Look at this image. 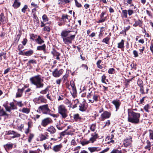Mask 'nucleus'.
Returning <instances> with one entry per match:
<instances>
[{
  "mask_svg": "<svg viewBox=\"0 0 153 153\" xmlns=\"http://www.w3.org/2000/svg\"><path fill=\"white\" fill-rule=\"evenodd\" d=\"M30 81L31 84L35 85L36 88H42L44 84L42 83L43 79L41 78L40 75H38L31 77Z\"/></svg>",
  "mask_w": 153,
  "mask_h": 153,
  "instance_id": "f257e3e1",
  "label": "nucleus"
},
{
  "mask_svg": "<svg viewBox=\"0 0 153 153\" xmlns=\"http://www.w3.org/2000/svg\"><path fill=\"white\" fill-rule=\"evenodd\" d=\"M140 113L135 112L133 111L128 112V122L134 123L138 124L140 122Z\"/></svg>",
  "mask_w": 153,
  "mask_h": 153,
  "instance_id": "f03ea898",
  "label": "nucleus"
},
{
  "mask_svg": "<svg viewBox=\"0 0 153 153\" xmlns=\"http://www.w3.org/2000/svg\"><path fill=\"white\" fill-rule=\"evenodd\" d=\"M58 111L62 119H65L68 117V112L66 106L64 105L61 104L59 105Z\"/></svg>",
  "mask_w": 153,
  "mask_h": 153,
  "instance_id": "7ed1b4c3",
  "label": "nucleus"
},
{
  "mask_svg": "<svg viewBox=\"0 0 153 153\" xmlns=\"http://www.w3.org/2000/svg\"><path fill=\"white\" fill-rule=\"evenodd\" d=\"M99 96L97 92H91L87 95L88 101L91 103L97 102L98 101Z\"/></svg>",
  "mask_w": 153,
  "mask_h": 153,
  "instance_id": "20e7f679",
  "label": "nucleus"
},
{
  "mask_svg": "<svg viewBox=\"0 0 153 153\" xmlns=\"http://www.w3.org/2000/svg\"><path fill=\"white\" fill-rule=\"evenodd\" d=\"M77 33V31H76L75 33L73 34H70V36H69L63 38V40L64 42L67 45L72 43V41L74 39Z\"/></svg>",
  "mask_w": 153,
  "mask_h": 153,
  "instance_id": "39448f33",
  "label": "nucleus"
},
{
  "mask_svg": "<svg viewBox=\"0 0 153 153\" xmlns=\"http://www.w3.org/2000/svg\"><path fill=\"white\" fill-rule=\"evenodd\" d=\"M38 109L40 111L44 114H50V112L51 111L48 104L40 106L39 107Z\"/></svg>",
  "mask_w": 153,
  "mask_h": 153,
  "instance_id": "423d86ee",
  "label": "nucleus"
},
{
  "mask_svg": "<svg viewBox=\"0 0 153 153\" xmlns=\"http://www.w3.org/2000/svg\"><path fill=\"white\" fill-rule=\"evenodd\" d=\"M9 106L7 104H4L3 106L4 107L6 110L9 112H10L11 110L16 109L17 107L15 105L14 102H10Z\"/></svg>",
  "mask_w": 153,
  "mask_h": 153,
  "instance_id": "0eeeda50",
  "label": "nucleus"
},
{
  "mask_svg": "<svg viewBox=\"0 0 153 153\" xmlns=\"http://www.w3.org/2000/svg\"><path fill=\"white\" fill-rule=\"evenodd\" d=\"M75 32L72 30H63L61 33V38L63 39V38L68 37V36H70V34H73L75 33Z\"/></svg>",
  "mask_w": 153,
  "mask_h": 153,
  "instance_id": "6e6552de",
  "label": "nucleus"
},
{
  "mask_svg": "<svg viewBox=\"0 0 153 153\" xmlns=\"http://www.w3.org/2000/svg\"><path fill=\"white\" fill-rule=\"evenodd\" d=\"M52 122V120L50 117H47L43 119L41 122V125L45 127Z\"/></svg>",
  "mask_w": 153,
  "mask_h": 153,
  "instance_id": "1a4fd4ad",
  "label": "nucleus"
},
{
  "mask_svg": "<svg viewBox=\"0 0 153 153\" xmlns=\"http://www.w3.org/2000/svg\"><path fill=\"white\" fill-rule=\"evenodd\" d=\"M64 70L63 69L56 68L52 72L53 76L56 77H58L60 76L63 73Z\"/></svg>",
  "mask_w": 153,
  "mask_h": 153,
  "instance_id": "9d476101",
  "label": "nucleus"
},
{
  "mask_svg": "<svg viewBox=\"0 0 153 153\" xmlns=\"http://www.w3.org/2000/svg\"><path fill=\"white\" fill-rule=\"evenodd\" d=\"M111 115V113L107 111H104L100 116L102 120H104L105 119L109 118Z\"/></svg>",
  "mask_w": 153,
  "mask_h": 153,
  "instance_id": "9b49d317",
  "label": "nucleus"
},
{
  "mask_svg": "<svg viewBox=\"0 0 153 153\" xmlns=\"http://www.w3.org/2000/svg\"><path fill=\"white\" fill-rule=\"evenodd\" d=\"M111 102L115 105L116 108V111H117L119 109L120 105L121 103L120 101L119 100L116 99L113 100Z\"/></svg>",
  "mask_w": 153,
  "mask_h": 153,
  "instance_id": "f8f14e48",
  "label": "nucleus"
},
{
  "mask_svg": "<svg viewBox=\"0 0 153 153\" xmlns=\"http://www.w3.org/2000/svg\"><path fill=\"white\" fill-rule=\"evenodd\" d=\"M132 138L131 137H127L124 140L123 144L126 147L129 146L131 143Z\"/></svg>",
  "mask_w": 153,
  "mask_h": 153,
  "instance_id": "ddd939ff",
  "label": "nucleus"
},
{
  "mask_svg": "<svg viewBox=\"0 0 153 153\" xmlns=\"http://www.w3.org/2000/svg\"><path fill=\"white\" fill-rule=\"evenodd\" d=\"M91 137L90 139V141L91 143H93L96 140V139L98 137V134L95 131L94 133L91 134Z\"/></svg>",
  "mask_w": 153,
  "mask_h": 153,
  "instance_id": "4468645a",
  "label": "nucleus"
},
{
  "mask_svg": "<svg viewBox=\"0 0 153 153\" xmlns=\"http://www.w3.org/2000/svg\"><path fill=\"white\" fill-rule=\"evenodd\" d=\"M27 87L26 86H25L24 87L22 88V89H18V92L16 94V97H21L22 95V94L23 91L25 90V88Z\"/></svg>",
  "mask_w": 153,
  "mask_h": 153,
  "instance_id": "2eb2a0df",
  "label": "nucleus"
},
{
  "mask_svg": "<svg viewBox=\"0 0 153 153\" xmlns=\"http://www.w3.org/2000/svg\"><path fill=\"white\" fill-rule=\"evenodd\" d=\"M47 131L51 134H53L56 132V129L52 126H51L48 127L47 129Z\"/></svg>",
  "mask_w": 153,
  "mask_h": 153,
  "instance_id": "dca6fc26",
  "label": "nucleus"
},
{
  "mask_svg": "<svg viewBox=\"0 0 153 153\" xmlns=\"http://www.w3.org/2000/svg\"><path fill=\"white\" fill-rule=\"evenodd\" d=\"M88 150L91 153H92L95 152H98L100 151L101 149L99 147H88Z\"/></svg>",
  "mask_w": 153,
  "mask_h": 153,
  "instance_id": "f3484780",
  "label": "nucleus"
},
{
  "mask_svg": "<svg viewBox=\"0 0 153 153\" xmlns=\"http://www.w3.org/2000/svg\"><path fill=\"white\" fill-rule=\"evenodd\" d=\"M62 147V146L61 144L56 145L53 146V150L55 152H58L60 151Z\"/></svg>",
  "mask_w": 153,
  "mask_h": 153,
  "instance_id": "a211bd4d",
  "label": "nucleus"
},
{
  "mask_svg": "<svg viewBox=\"0 0 153 153\" xmlns=\"http://www.w3.org/2000/svg\"><path fill=\"white\" fill-rule=\"evenodd\" d=\"M7 22V18L4 16L3 14L0 15V23L3 24Z\"/></svg>",
  "mask_w": 153,
  "mask_h": 153,
  "instance_id": "6ab92c4d",
  "label": "nucleus"
},
{
  "mask_svg": "<svg viewBox=\"0 0 153 153\" xmlns=\"http://www.w3.org/2000/svg\"><path fill=\"white\" fill-rule=\"evenodd\" d=\"M0 116H4L5 119L7 118L9 115L3 109L0 110Z\"/></svg>",
  "mask_w": 153,
  "mask_h": 153,
  "instance_id": "aec40b11",
  "label": "nucleus"
},
{
  "mask_svg": "<svg viewBox=\"0 0 153 153\" xmlns=\"http://www.w3.org/2000/svg\"><path fill=\"white\" fill-rule=\"evenodd\" d=\"M124 41L123 39H122L121 42L118 43L117 48L121 49H123L124 47Z\"/></svg>",
  "mask_w": 153,
  "mask_h": 153,
  "instance_id": "412c9836",
  "label": "nucleus"
},
{
  "mask_svg": "<svg viewBox=\"0 0 153 153\" xmlns=\"http://www.w3.org/2000/svg\"><path fill=\"white\" fill-rule=\"evenodd\" d=\"M86 109L85 104L84 103L81 104L79 106V110L82 111H85Z\"/></svg>",
  "mask_w": 153,
  "mask_h": 153,
  "instance_id": "4be33fe9",
  "label": "nucleus"
},
{
  "mask_svg": "<svg viewBox=\"0 0 153 153\" xmlns=\"http://www.w3.org/2000/svg\"><path fill=\"white\" fill-rule=\"evenodd\" d=\"M21 4L20 2L19 1V0H15L13 6L14 8H17L20 6Z\"/></svg>",
  "mask_w": 153,
  "mask_h": 153,
  "instance_id": "5701e85b",
  "label": "nucleus"
},
{
  "mask_svg": "<svg viewBox=\"0 0 153 153\" xmlns=\"http://www.w3.org/2000/svg\"><path fill=\"white\" fill-rule=\"evenodd\" d=\"M142 22L140 20H138L135 21V23L133 24V26L136 27L139 26V27H141L142 26Z\"/></svg>",
  "mask_w": 153,
  "mask_h": 153,
  "instance_id": "b1692460",
  "label": "nucleus"
},
{
  "mask_svg": "<svg viewBox=\"0 0 153 153\" xmlns=\"http://www.w3.org/2000/svg\"><path fill=\"white\" fill-rule=\"evenodd\" d=\"M13 144L12 143L7 144L4 145V147L6 150L12 149L13 147Z\"/></svg>",
  "mask_w": 153,
  "mask_h": 153,
  "instance_id": "393cba45",
  "label": "nucleus"
},
{
  "mask_svg": "<svg viewBox=\"0 0 153 153\" xmlns=\"http://www.w3.org/2000/svg\"><path fill=\"white\" fill-rule=\"evenodd\" d=\"M68 16L67 15H62V18L60 19V21H63L64 23L67 22V21L69 22L68 18Z\"/></svg>",
  "mask_w": 153,
  "mask_h": 153,
  "instance_id": "a878e982",
  "label": "nucleus"
},
{
  "mask_svg": "<svg viewBox=\"0 0 153 153\" xmlns=\"http://www.w3.org/2000/svg\"><path fill=\"white\" fill-rule=\"evenodd\" d=\"M46 45L45 44H43L42 46H38L37 48V50L38 51L43 50L45 51Z\"/></svg>",
  "mask_w": 153,
  "mask_h": 153,
  "instance_id": "bb28decb",
  "label": "nucleus"
},
{
  "mask_svg": "<svg viewBox=\"0 0 153 153\" xmlns=\"http://www.w3.org/2000/svg\"><path fill=\"white\" fill-rule=\"evenodd\" d=\"M147 145L145 147V148L146 149H148L149 151H150L151 149V147L152 145L151 144L149 140H147L146 141Z\"/></svg>",
  "mask_w": 153,
  "mask_h": 153,
  "instance_id": "cd10ccee",
  "label": "nucleus"
},
{
  "mask_svg": "<svg viewBox=\"0 0 153 153\" xmlns=\"http://www.w3.org/2000/svg\"><path fill=\"white\" fill-rule=\"evenodd\" d=\"M48 136V135H45L42 134H40V141H42L46 139Z\"/></svg>",
  "mask_w": 153,
  "mask_h": 153,
  "instance_id": "c85d7f7f",
  "label": "nucleus"
},
{
  "mask_svg": "<svg viewBox=\"0 0 153 153\" xmlns=\"http://www.w3.org/2000/svg\"><path fill=\"white\" fill-rule=\"evenodd\" d=\"M36 42L39 44H41L44 43V41L42 40L39 36H38V38L36 40Z\"/></svg>",
  "mask_w": 153,
  "mask_h": 153,
  "instance_id": "c756f323",
  "label": "nucleus"
},
{
  "mask_svg": "<svg viewBox=\"0 0 153 153\" xmlns=\"http://www.w3.org/2000/svg\"><path fill=\"white\" fill-rule=\"evenodd\" d=\"M21 111L24 113L28 114L30 112V109L27 108H23Z\"/></svg>",
  "mask_w": 153,
  "mask_h": 153,
  "instance_id": "7c9ffc66",
  "label": "nucleus"
},
{
  "mask_svg": "<svg viewBox=\"0 0 153 153\" xmlns=\"http://www.w3.org/2000/svg\"><path fill=\"white\" fill-rule=\"evenodd\" d=\"M74 118L76 121H77L81 119V118L80 117L79 114H74Z\"/></svg>",
  "mask_w": 153,
  "mask_h": 153,
  "instance_id": "2f4dec72",
  "label": "nucleus"
},
{
  "mask_svg": "<svg viewBox=\"0 0 153 153\" xmlns=\"http://www.w3.org/2000/svg\"><path fill=\"white\" fill-rule=\"evenodd\" d=\"M33 53V51L32 50H30L25 52V55L27 56H29L31 55Z\"/></svg>",
  "mask_w": 153,
  "mask_h": 153,
  "instance_id": "473e14b6",
  "label": "nucleus"
},
{
  "mask_svg": "<svg viewBox=\"0 0 153 153\" xmlns=\"http://www.w3.org/2000/svg\"><path fill=\"white\" fill-rule=\"evenodd\" d=\"M114 137V135L112 134L111 136H109L108 137H107L106 139L108 138V139H110L111 140L110 141H108V144L109 143H114V140H112V139Z\"/></svg>",
  "mask_w": 153,
  "mask_h": 153,
  "instance_id": "72a5a7b5",
  "label": "nucleus"
},
{
  "mask_svg": "<svg viewBox=\"0 0 153 153\" xmlns=\"http://www.w3.org/2000/svg\"><path fill=\"white\" fill-rule=\"evenodd\" d=\"M110 153H123L121 150H119L116 149H114Z\"/></svg>",
  "mask_w": 153,
  "mask_h": 153,
  "instance_id": "f704fd0d",
  "label": "nucleus"
},
{
  "mask_svg": "<svg viewBox=\"0 0 153 153\" xmlns=\"http://www.w3.org/2000/svg\"><path fill=\"white\" fill-rule=\"evenodd\" d=\"M96 128V125L95 124H93L91 125L90 127V130L92 131H95Z\"/></svg>",
  "mask_w": 153,
  "mask_h": 153,
  "instance_id": "c9c22d12",
  "label": "nucleus"
},
{
  "mask_svg": "<svg viewBox=\"0 0 153 153\" xmlns=\"http://www.w3.org/2000/svg\"><path fill=\"white\" fill-rule=\"evenodd\" d=\"M49 90L48 87L46 88L45 89L42 90L40 91V93L42 94H45L47 93V92Z\"/></svg>",
  "mask_w": 153,
  "mask_h": 153,
  "instance_id": "e433bc0d",
  "label": "nucleus"
},
{
  "mask_svg": "<svg viewBox=\"0 0 153 153\" xmlns=\"http://www.w3.org/2000/svg\"><path fill=\"white\" fill-rule=\"evenodd\" d=\"M150 106L149 104H147L144 106V108L146 112H149V109L150 108Z\"/></svg>",
  "mask_w": 153,
  "mask_h": 153,
  "instance_id": "4c0bfd02",
  "label": "nucleus"
},
{
  "mask_svg": "<svg viewBox=\"0 0 153 153\" xmlns=\"http://www.w3.org/2000/svg\"><path fill=\"white\" fill-rule=\"evenodd\" d=\"M149 137L150 140H153V131L151 130H149Z\"/></svg>",
  "mask_w": 153,
  "mask_h": 153,
  "instance_id": "58836bf2",
  "label": "nucleus"
},
{
  "mask_svg": "<svg viewBox=\"0 0 153 153\" xmlns=\"http://www.w3.org/2000/svg\"><path fill=\"white\" fill-rule=\"evenodd\" d=\"M59 4H65V3H68L70 2V0H59Z\"/></svg>",
  "mask_w": 153,
  "mask_h": 153,
  "instance_id": "ea45409f",
  "label": "nucleus"
},
{
  "mask_svg": "<svg viewBox=\"0 0 153 153\" xmlns=\"http://www.w3.org/2000/svg\"><path fill=\"white\" fill-rule=\"evenodd\" d=\"M101 62V60H99L97 63V65L98 68L100 69H102L103 68L102 66L100 65Z\"/></svg>",
  "mask_w": 153,
  "mask_h": 153,
  "instance_id": "a19ab883",
  "label": "nucleus"
},
{
  "mask_svg": "<svg viewBox=\"0 0 153 153\" xmlns=\"http://www.w3.org/2000/svg\"><path fill=\"white\" fill-rule=\"evenodd\" d=\"M15 134V132L13 131H6V134L7 135L14 134Z\"/></svg>",
  "mask_w": 153,
  "mask_h": 153,
  "instance_id": "79ce46f5",
  "label": "nucleus"
},
{
  "mask_svg": "<svg viewBox=\"0 0 153 153\" xmlns=\"http://www.w3.org/2000/svg\"><path fill=\"white\" fill-rule=\"evenodd\" d=\"M42 18L43 20V21L42 22H45L48 21V19L47 16L45 15H44L42 16Z\"/></svg>",
  "mask_w": 153,
  "mask_h": 153,
  "instance_id": "37998d69",
  "label": "nucleus"
},
{
  "mask_svg": "<svg viewBox=\"0 0 153 153\" xmlns=\"http://www.w3.org/2000/svg\"><path fill=\"white\" fill-rule=\"evenodd\" d=\"M34 136V135L32 134H30L29 137L28 142L29 143L30 142L32 138Z\"/></svg>",
  "mask_w": 153,
  "mask_h": 153,
  "instance_id": "c03bdc74",
  "label": "nucleus"
},
{
  "mask_svg": "<svg viewBox=\"0 0 153 153\" xmlns=\"http://www.w3.org/2000/svg\"><path fill=\"white\" fill-rule=\"evenodd\" d=\"M43 146L44 148V149L45 150H48L50 149L51 148V147L50 145L48 146H47V145H46V144L45 143L43 144Z\"/></svg>",
  "mask_w": 153,
  "mask_h": 153,
  "instance_id": "a18cd8bd",
  "label": "nucleus"
},
{
  "mask_svg": "<svg viewBox=\"0 0 153 153\" xmlns=\"http://www.w3.org/2000/svg\"><path fill=\"white\" fill-rule=\"evenodd\" d=\"M91 143L90 141V140H85L82 141L81 142V144L83 145H85L86 144H87L89 143Z\"/></svg>",
  "mask_w": 153,
  "mask_h": 153,
  "instance_id": "49530a36",
  "label": "nucleus"
},
{
  "mask_svg": "<svg viewBox=\"0 0 153 153\" xmlns=\"http://www.w3.org/2000/svg\"><path fill=\"white\" fill-rule=\"evenodd\" d=\"M105 123V124L103 127V128H105L106 126H108L111 123L109 120H107V121H106L105 123Z\"/></svg>",
  "mask_w": 153,
  "mask_h": 153,
  "instance_id": "de8ad7c7",
  "label": "nucleus"
},
{
  "mask_svg": "<svg viewBox=\"0 0 153 153\" xmlns=\"http://www.w3.org/2000/svg\"><path fill=\"white\" fill-rule=\"evenodd\" d=\"M109 39H110L109 38L106 37L103 39L102 42H105L106 44H108V41Z\"/></svg>",
  "mask_w": 153,
  "mask_h": 153,
  "instance_id": "09e8293b",
  "label": "nucleus"
},
{
  "mask_svg": "<svg viewBox=\"0 0 153 153\" xmlns=\"http://www.w3.org/2000/svg\"><path fill=\"white\" fill-rule=\"evenodd\" d=\"M101 78L102 82L103 83H106L105 80L106 79V76L105 75H103L102 76Z\"/></svg>",
  "mask_w": 153,
  "mask_h": 153,
  "instance_id": "8fccbe9b",
  "label": "nucleus"
},
{
  "mask_svg": "<svg viewBox=\"0 0 153 153\" xmlns=\"http://www.w3.org/2000/svg\"><path fill=\"white\" fill-rule=\"evenodd\" d=\"M114 69L113 68H111L109 69L108 70V73L110 74H114Z\"/></svg>",
  "mask_w": 153,
  "mask_h": 153,
  "instance_id": "3c124183",
  "label": "nucleus"
},
{
  "mask_svg": "<svg viewBox=\"0 0 153 153\" xmlns=\"http://www.w3.org/2000/svg\"><path fill=\"white\" fill-rule=\"evenodd\" d=\"M122 12L123 14L124 17L126 18L127 17V12L126 10H122Z\"/></svg>",
  "mask_w": 153,
  "mask_h": 153,
  "instance_id": "603ef678",
  "label": "nucleus"
},
{
  "mask_svg": "<svg viewBox=\"0 0 153 153\" xmlns=\"http://www.w3.org/2000/svg\"><path fill=\"white\" fill-rule=\"evenodd\" d=\"M48 115H49L50 116L54 118H57L59 116V115L58 114H52L51 113V112H50V114H48Z\"/></svg>",
  "mask_w": 153,
  "mask_h": 153,
  "instance_id": "864d4df0",
  "label": "nucleus"
},
{
  "mask_svg": "<svg viewBox=\"0 0 153 153\" xmlns=\"http://www.w3.org/2000/svg\"><path fill=\"white\" fill-rule=\"evenodd\" d=\"M133 53V54L134 55V57H137L138 56V52L136 50H134Z\"/></svg>",
  "mask_w": 153,
  "mask_h": 153,
  "instance_id": "5fc2aeb1",
  "label": "nucleus"
},
{
  "mask_svg": "<svg viewBox=\"0 0 153 153\" xmlns=\"http://www.w3.org/2000/svg\"><path fill=\"white\" fill-rule=\"evenodd\" d=\"M27 6L26 5H25L23 7L22 9V11L23 13H25L26 10L27 8Z\"/></svg>",
  "mask_w": 153,
  "mask_h": 153,
  "instance_id": "6e6d98bb",
  "label": "nucleus"
},
{
  "mask_svg": "<svg viewBox=\"0 0 153 153\" xmlns=\"http://www.w3.org/2000/svg\"><path fill=\"white\" fill-rule=\"evenodd\" d=\"M16 104L17 105L20 107H22L24 105V104L22 103V101L17 102Z\"/></svg>",
  "mask_w": 153,
  "mask_h": 153,
  "instance_id": "4d7b16f0",
  "label": "nucleus"
},
{
  "mask_svg": "<svg viewBox=\"0 0 153 153\" xmlns=\"http://www.w3.org/2000/svg\"><path fill=\"white\" fill-rule=\"evenodd\" d=\"M28 128H31L32 126L33 123L31 121H30L28 122Z\"/></svg>",
  "mask_w": 153,
  "mask_h": 153,
  "instance_id": "13d9d810",
  "label": "nucleus"
},
{
  "mask_svg": "<svg viewBox=\"0 0 153 153\" xmlns=\"http://www.w3.org/2000/svg\"><path fill=\"white\" fill-rule=\"evenodd\" d=\"M44 30L45 31H47L48 32H49L50 30V27L49 26H46L44 27Z\"/></svg>",
  "mask_w": 153,
  "mask_h": 153,
  "instance_id": "bf43d9fd",
  "label": "nucleus"
},
{
  "mask_svg": "<svg viewBox=\"0 0 153 153\" xmlns=\"http://www.w3.org/2000/svg\"><path fill=\"white\" fill-rule=\"evenodd\" d=\"M71 86L73 90H76V87L75 86L74 83L73 81L71 82Z\"/></svg>",
  "mask_w": 153,
  "mask_h": 153,
  "instance_id": "052dcab7",
  "label": "nucleus"
},
{
  "mask_svg": "<svg viewBox=\"0 0 153 153\" xmlns=\"http://www.w3.org/2000/svg\"><path fill=\"white\" fill-rule=\"evenodd\" d=\"M76 6L78 7H81V5L77 1V0H74Z\"/></svg>",
  "mask_w": 153,
  "mask_h": 153,
  "instance_id": "680f3d73",
  "label": "nucleus"
},
{
  "mask_svg": "<svg viewBox=\"0 0 153 153\" xmlns=\"http://www.w3.org/2000/svg\"><path fill=\"white\" fill-rule=\"evenodd\" d=\"M28 63L29 64H36V60H30L28 62Z\"/></svg>",
  "mask_w": 153,
  "mask_h": 153,
  "instance_id": "e2e57ef3",
  "label": "nucleus"
},
{
  "mask_svg": "<svg viewBox=\"0 0 153 153\" xmlns=\"http://www.w3.org/2000/svg\"><path fill=\"white\" fill-rule=\"evenodd\" d=\"M109 149V148H107L99 153H105L108 151Z\"/></svg>",
  "mask_w": 153,
  "mask_h": 153,
  "instance_id": "0e129e2a",
  "label": "nucleus"
},
{
  "mask_svg": "<svg viewBox=\"0 0 153 153\" xmlns=\"http://www.w3.org/2000/svg\"><path fill=\"white\" fill-rule=\"evenodd\" d=\"M14 135L12 137L13 138H14L16 137H19L20 136V135L19 134L15 132V134H13Z\"/></svg>",
  "mask_w": 153,
  "mask_h": 153,
  "instance_id": "69168bd1",
  "label": "nucleus"
},
{
  "mask_svg": "<svg viewBox=\"0 0 153 153\" xmlns=\"http://www.w3.org/2000/svg\"><path fill=\"white\" fill-rule=\"evenodd\" d=\"M140 92L142 94H144V91L143 86L142 85H141L140 86Z\"/></svg>",
  "mask_w": 153,
  "mask_h": 153,
  "instance_id": "338daca9",
  "label": "nucleus"
},
{
  "mask_svg": "<svg viewBox=\"0 0 153 153\" xmlns=\"http://www.w3.org/2000/svg\"><path fill=\"white\" fill-rule=\"evenodd\" d=\"M31 5L34 7H38V5L37 4L33 2H32L31 3Z\"/></svg>",
  "mask_w": 153,
  "mask_h": 153,
  "instance_id": "774afa93",
  "label": "nucleus"
}]
</instances>
